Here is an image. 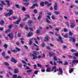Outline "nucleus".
Masks as SVG:
<instances>
[{
    "instance_id": "13",
    "label": "nucleus",
    "mask_w": 78,
    "mask_h": 78,
    "mask_svg": "<svg viewBox=\"0 0 78 78\" xmlns=\"http://www.w3.org/2000/svg\"><path fill=\"white\" fill-rule=\"evenodd\" d=\"M21 20V18H20V17L19 19H18V20L15 23V24H18L20 22Z\"/></svg>"
},
{
    "instance_id": "29",
    "label": "nucleus",
    "mask_w": 78,
    "mask_h": 78,
    "mask_svg": "<svg viewBox=\"0 0 78 78\" xmlns=\"http://www.w3.org/2000/svg\"><path fill=\"white\" fill-rule=\"evenodd\" d=\"M6 11H9V12H12V14H13L12 13V10H9L8 9H6Z\"/></svg>"
},
{
    "instance_id": "47",
    "label": "nucleus",
    "mask_w": 78,
    "mask_h": 78,
    "mask_svg": "<svg viewBox=\"0 0 78 78\" xmlns=\"http://www.w3.org/2000/svg\"><path fill=\"white\" fill-rule=\"evenodd\" d=\"M63 30L65 32H67V31H68L67 29L66 28H64Z\"/></svg>"
},
{
    "instance_id": "33",
    "label": "nucleus",
    "mask_w": 78,
    "mask_h": 78,
    "mask_svg": "<svg viewBox=\"0 0 78 78\" xmlns=\"http://www.w3.org/2000/svg\"><path fill=\"white\" fill-rule=\"evenodd\" d=\"M15 6L17 8H18L19 9L20 8V7H19V5L18 4H15Z\"/></svg>"
},
{
    "instance_id": "2",
    "label": "nucleus",
    "mask_w": 78,
    "mask_h": 78,
    "mask_svg": "<svg viewBox=\"0 0 78 78\" xmlns=\"http://www.w3.org/2000/svg\"><path fill=\"white\" fill-rule=\"evenodd\" d=\"M33 53H34V54H32V55L34 57L33 58V59H35L37 58V57L36 56V55H37V51H33ZM34 54L35 55H34Z\"/></svg>"
},
{
    "instance_id": "22",
    "label": "nucleus",
    "mask_w": 78,
    "mask_h": 78,
    "mask_svg": "<svg viewBox=\"0 0 78 78\" xmlns=\"http://www.w3.org/2000/svg\"><path fill=\"white\" fill-rule=\"evenodd\" d=\"M73 70H74V69L73 68H71V69H69V73H71L72 72H73Z\"/></svg>"
},
{
    "instance_id": "57",
    "label": "nucleus",
    "mask_w": 78,
    "mask_h": 78,
    "mask_svg": "<svg viewBox=\"0 0 78 78\" xmlns=\"http://www.w3.org/2000/svg\"><path fill=\"white\" fill-rule=\"evenodd\" d=\"M56 69V66H53L52 67L53 70H54V69Z\"/></svg>"
},
{
    "instance_id": "21",
    "label": "nucleus",
    "mask_w": 78,
    "mask_h": 78,
    "mask_svg": "<svg viewBox=\"0 0 78 78\" xmlns=\"http://www.w3.org/2000/svg\"><path fill=\"white\" fill-rule=\"evenodd\" d=\"M54 13H55V14L56 15H58L59 14H61V13L59 11H55L54 12Z\"/></svg>"
},
{
    "instance_id": "37",
    "label": "nucleus",
    "mask_w": 78,
    "mask_h": 78,
    "mask_svg": "<svg viewBox=\"0 0 78 78\" xmlns=\"http://www.w3.org/2000/svg\"><path fill=\"white\" fill-rule=\"evenodd\" d=\"M11 51H12V52H17V50L16 49H14L13 50H12Z\"/></svg>"
},
{
    "instance_id": "23",
    "label": "nucleus",
    "mask_w": 78,
    "mask_h": 78,
    "mask_svg": "<svg viewBox=\"0 0 78 78\" xmlns=\"http://www.w3.org/2000/svg\"><path fill=\"white\" fill-rule=\"evenodd\" d=\"M62 36H63L64 37H65V38L68 37V36H67V34H65V35H64L63 34H62Z\"/></svg>"
},
{
    "instance_id": "52",
    "label": "nucleus",
    "mask_w": 78,
    "mask_h": 78,
    "mask_svg": "<svg viewBox=\"0 0 78 78\" xmlns=\"http://www.w3.org/2000/svg\"><path fill=\"white\" fill-rule=\"evenodd\" d=\"M37 65L38 67H42V66H41V65L39 64H38Z\"/></svg>"
},
{
    "instance_id": "59",
    "label": "nucleus",
    "mask_w": 78,
    "mask_h": 78,
    "mask_svg": "<svg viewBox=\"0 0 78 78\" xmlns=\"http://www.w3.org/2000/svg\"><path fill=\"white\" fill-rule=\"evenodd\" d=\"M69 34L70 36H72V35H73V33H72V32H69Z\"/></svg>"
},
{
    "instance_id": "63",
    "label": "nucleus",
    "mask_w": 78,
    "mask_h": 78,
    "mask_svg": "<svg viewBox=\"0 0 78 78\" xmlns=\"http://www.w3.org/2000/svg\"><path fill=\"white\" fill-rule=\"evenodd\" d=\"M13 18L14 19H17V16H13Z\"/></svg>"
},
{
    "instance_id": "20",
    "label": "nucleus",
    "mask_w": 78,
    "mask_h": 78,
    "mask_svg": "<svg viewBox=\"0 0 78 78\" xmlns=\"http://www.w3.org/2000/svg\"><path fill=\"white\" fill-rule=\"evenodd\" d=\"M14 73H19V70L17 69H15L14 70Z\"/></svg>"
},
{
    "instance_id": "38",
    "label": "nucleus",
    "mask_w": 78,
    "mask_h": 78,
    "mask_svg": "<svg viewBox=\"0 0 78 78\" xmlns=\"http://www.w3.org/2000/svg\"><path fill=\"white\" fill-rule=\"evenodd\" d=\"M4 58L5 59H9V56H5Z\"/></svg>"
},
{
    "instance_id": "58",
    "label": "nucleus",
    "mask_w": 78,
    "mask_h": 78,
    "mask_svg": "<svg viewBox=\"0 0 78 78\" xmlns=\"http://www.w3.org/2000/svg\"><path fill=\"white\" fill-rule=\"evenodd\" d=\"M74 55H75V56H78V52L75 53L74 54Z\"/></svg>"
},
{
    "instance_id": "19",
    "label": "nucleus",
    "mask_w": 78,
    "mask_h": 78,
    "mask_svg": "<svg viewBox=\"0 0 78 78\" xmlns=\"http://www.w3.org/2000/svg\"><path fill=\"white\" fill-rule=\"evenodd\" d=\"M23 5H24V6H28V5H29V3L27 2L24 3H23Z\"/></svg>"
},
{
    "instance_id": "6",
    "label": "nucleus",
    "mask_w": 78,
    "mask_h": 78,
    "mask_svg": "<svg viewBox=\"0 0 78 78\" xmlns=\"http://www.w3.org/2000/svg\"><path fill=\"white\" fill-rule=\"evenodd\" d=\"M58 41H59V42H60L61 43H63V41L62 40V38L61 36H59L58 37Z\"/></svg>"
},
{
    "instance_id": "11",
    "label": "nucleus",
    "mask_w": 78,
    "mask_h": 78,
    "mask_svg": "<svg viewBox=\"0 0 78 78\" xmlns=\"http://www.w3.org/2000/svg\"><path fill=\"white\" fill-rule=\"evenodd\" d=\"M21 62L23 63V64H24L23 65V66H24V67H25L27 66V63L26 62H25V61L23 60H22Z\"/></svg>"
},
{
    "instance_id": "43",
    "label": "nucleus",
    "mask_w": 78,
    "mask_h": 78,
    "mask_svg": "<svg viewBox=\"0 0 78 78\" xmlns=\"http://www.w3.org/2000/svg\"><path fill=\"white\" fill-rule=\"evenodd\" d=\"M57 62L59 64H62V62L61 61H58Z\"/></svg>"
},
{
    "instance_id": "12",
    "label": "nucleus",
    "mask_w": 78,
    "mask_h": 78,
    "mask_svg": "<svg viewBox=\"0 0 78 78\" xmlns=\"http://www.w3.org/2000/svg\"><path fill=\"white\" fill-rule=\"evenodd\" d=\"M8 36L10 38V39H12L13 38V34H8Z\"/></svg>"
},
{
    "instance_id": "30",
    "label": "nucleus",
    "mask_w": 78,
    "mask_h": 78,
    "mask_svg": "<svg viewBox=\"0 0 78 78\" xmlns=\"http://www.w3.org/2000/svg\"><path fill=\"white\" fill-rule=\"evenodd\" d=\"M20 40L21 41V43L22 44H24V42L23 41H22V40H23V38H20Z\"/></svg>"
},
{
    "instance_id": "40",
    "label": "nucleus",
    "mask_w": 78,
    "mask_h": 78,
    "mask_svg": "<svg viewBox=\"0 0 78 78\" xmlns=\"http://www.w3.org/2000/svg\"><path fill=\"white\" fill-rule=\"evenodd\" d=\"M41 30H37V34H39L40 33V31Z\"/></svg>"
},
{
    "instance_id": "18",
    "label": "nucleus",
    "mask_w": 78,
    "mask_h": 78,
    "mask_svg": "<svg viewBox=\"0 0 78 78\" xmlns=\"http://www.w3.org/2000/svg\"><path fill=\"white\" fill-rule=\"evenodd\" d=\"M55 5L54 6V9L55 10H57V8H58V5L56 3H55Z\"/></svg>"
},
{
    "instance_id": "41",
    "label": "nucleus",
    "mask_w": 78,
    "mask_h": 78,
    "mask_svg": "<svg viewBox=\"0 0 78 78\" xmlns=\"http://www.w3.org/2000/svg\"><path fill=\"white\" fill-rule=\"evenodd\" d=\"M65 66H67L68 65V62H65V63L64 64Z\"/></svg>"
},
{
    "instance_id": "26",
    "label": "nucleus",
    "mask_w": 78,
    "mask_h": 78,
    "mask_svg": "<svg viewBox=\"0 0 78 78\" xmlns=\"http://www.w3.org/2000/svg\"><path fill=\"white\" fill-rule=\"evenodd\" d=\"M33 35V33H29L27 35L28 37H30Z\"/></svg>"
},
{
    "instance_id": "46",
    "label": "nucleus",
    "mask_w": 78,
    "mask_h": 78,
    "mask_svg": "<svg viewBox=\"0 0 78 78\" xmlns=\"http://www.w3.org/2000/svg\"><path fill=\"white\" fill-rule=\"evenodd\" d=\"M34 68L35 69H37V66H36V65H34Z\"/></svg>"
},
{
    "instance_id": "5",
    "label": "nucleus",
    "mask_w": 78,
    "mask_h": 78,
    "mask_svg": "<svg viewBox=\"0 0 78 78\" xmlns=\"http://www.w3.org/2000/svg\"><path fill=\"white\" fill-rule=\"evenodd\" d=\"M58 71L59 72L58 73V74L59 75H61L62 73H63V72H62V69H61V68H59V69Z\"/></svg>"
},
{
    "instance_id": "10",
    "label": "nucleus",
    "mask_w": 78,
    "mask_h": 78,
    "mask_svg": "<svg viewBox=\"0 0 78 78\" xmlns=\"http://www.w3.org/2000/svg\"><path fill=\"white\" fill-rule=\"evenodd\" d=\"M46 71L47 72H51L52 70H51V68L48 67Z\"/></svg>"
},
{
    "instance_id": "17",
    "label": "nucleus",
    "mask_w": 78,
    "mask_h": 78,
    "mask_svg": "<svg viewBox=\"0 0 78 78\" xmlns=\"http://www.w3.org/2000/svg\"><path fill=\"white\" fill-rule=\"evenodd\" d=\"M33 23V21H30L28 22V24L29 26H30V27H31L32 26V25H31V23Z\"/></svg>"
},
{
    "instance_id": "3",
    "label": "nucleus",
    "mask_w": 78,
    "mask_h": 78,
    "mask_svg": "<svg viewBox=\"0 0 78 78\" xmlns=\"http://www.w3.org/2000/svg\"><path fill=\"white\" fill-rule=\"evenodd\" d=\"M75 63H78V61L77 60H73L70 63L72 66H73V64H75Z\"/></svg>"
},
{
    "instance_id": "56",
    "label": "nucleus",
    "mask_w": 78,
    "mask_h": 78,
    "mask_svg": "<svg viewBox=\"0 0 78 78\" xmlns=\"http://www.w3.org/2000/svg\"><path fill=\"white\" fill-rule=\"evenodd\" d=\"M59 71V69H56L54 70V72H56L57 71Z\"/></svg>"
},
{
    "instance_id": "42",
    "label": "nucleus",
    "mask_w": 78,
    "mask_h": 78,
    "mask_svg": "<svg viewBox=\"0 0 78 78\" xmlns=\"http://www.w3.org/2000/svg\"><path fill=\"white\" fill-rule=\"evenodd\" d=\"M42 17V16L41 15H39V16L38 17V20H40V19Z\"/></svg>"
},
{
    "instance_id": "1",
    "label": "nucleus",
    "mask_w": 78,
    "mask_h": 78,
    "mask_svg": "<svg viewBox=\"0 0 78 78\" xmlns=\"http://www.w3.org/2000/svg\"><path fill=\"white\" fill-rule=\"evenodd\" d=\"M1 2L2 4L4 5H6V3H7V5L9 6L10 5L9 4V1L7 0L5 1H1Z\"/></svg>"
},
{
    "instance_id": "61",
    "label": "nucleus",
    "mask_w": 78,
    "mask_h": 78,
    "mask_svg": "<svg viewBox=\"0 0 78 78\" xmlns=\"http://www.w3.org/2000/svg\"><path fill=\"white\" fill-rule=\"evenodd\" d=\"M5 65L6 66H8V63L7 62H5L4 63Z\"/></svg>"
},
{
    "instance_id": "4",
    "label": "nucleus",
    "mask_w": 78,
    "mask_h": 78,
    "mask_svg": "<svg viewBox=\"0 0 78 78\" xmlns=\"http://www.w3.org/2000/svg\"><path fill=\"white\" fill-rule=\"evenodd\" d=\"M9 29L5 31V33H9L11 31V28H12V25H10L9 26Z\"/></svg>"
},
{
    "instance_id": "55",
    "label": "nucleus",
    "mask_w": 78,
    "mask_h": 78,
    "mask_svg": "<svg viewBox=\"0 0 78 78\" xmlns=\"http://www.w3.org/2000/svg\"><path fill=\"white\" fill-rule=\"evenodd\" d=\"M22 9L24 11H26L25 8L24 7H23L22 8Z\"/></svg>"
},
{
    "instance_id": "45",
    "label": "nucleus",
    "mask_w": 78,
    "mask_h": 78,
    "mask_svg": "<svg viewBox=\"0 0 78 78\" xmlns=\"http://www.w3.org/2000/svg\"><path fill=\"white\" fill-rule=\"evenodd\" d=\"M55 31H59V28H57L56 27H55Z\"/></svg>"
},
{
    "instance_id": "36",
    "label": "nucleus",
    "mask_w": 78,
    "mask_h": 78,
    "mask_svg": "<svg viewBox=\"0 0 78 78\" xmlns=\"http://www.w3.org/2000/svg\"><path fill=\"white\" fill-rule=\"evenodd\" d=\"M34 12L35 13V14H37V11L36 9H35L34 11Z\"/></svg>"
},
{
    "instance_id": "14",
    "label": "nucleus",
    "mask_w": 78,
    "mask_h": 78,
    "mask_svg": "<svg viewBox=\"0 0 78 78\" xmlns=\"http://www.w3.org/2000/svg\"><path fill=\"white\" fill-rule=\"evenodd\" d=\"M74 26H75V24H74V23H71L70 27L72 28H74Z\"/></svg>"
},
{
    "instance_id": "49",
    "label": "nucleus",
    "mask_w": 78,
    "mask_h": 78,
    "mask_svg": "<svg viewBox=\"0 0 78 78\" xmlns=\"http://www.w3.org/2000/svg\"><path fill=\"white\" fill-rule=\"evenodd\" d=\"M51 18L53 20H55V16H51Z\"/></svg>"
},
{
    "instance_id": "50",
    "label": "nucleus",
    "mask_w": 78,
    "mask_h": 78,
    "mask_svg": "<svg viewBox=\"0 0 78 78\" xmlns=\"http://www.w3.org/2000/svg\"><path fill=\"white\" fill-rule=\"evenodd\" d=\"M44 3L45 4V5H47V4L48 5V2L47 1H45L44 2Z\"/></svg>"
},
{
    "instance_id": "53",
    "label": "nucleus",
    "mask_w": 78,
    "mask_h": 78,
    "mask_svg": "<svg viewBox=\"0 0 78 78\" xmlns=\"http://www.w3.org/2000/svg\"><path fill=\"white\" fill-rule=\"evenodd\" d=\"M32 44V40H31L29 41V44L30 45H31Z\"/></svg>"
},
{
    "instance_id": "54",
    "label": "nucleus",
    "mask_w": 78,
    "mask_h": 78,
    "mask_svg": "<svg viewBox=\"0 0 78 78\" xmlns=\"http://www.w3.org/2000/svg\"><path fill=\"white\" fill-rule=\"evenodd\" d=\"M52 5V3H48V6H51V5Z\"/></svg>"
},
{
    "instance_id": "31",
    "label": "nucleus",
    "mask_w": 78,
    "mask_h": 78,
    "mask_svg": "<svg viewBox=\"0 0 78 78\" xmlns=\"http://www.w3.org/2000/svg\"><path fill=\"white\" fill-rule=\"evenodd\" d=\"M46 21L47 22V23H50V21H49L48 20V19L46 18Z\"/></svg>"
},
{
    "instance_id": "34",
    "label": "nucleus",
    "mask_w": 78,
    "mask_h": 78,
    "mask_svg": "<svg viewBox=\"0 0 78 78\" xmlns=\"http://www.w3.org/2000/svg\"><path fill=\"white\" fill-rule=\"evenodd\" d=\"M15 48L17 51H20V49L19 48Z\"/></svg>"
},
{
    "instance_id": "48",
    "label": "nucleus",
    "mask_w": 78,
    "mask_h": 78,
    "mask_svg": "<svg viewBox=\"0 0 78 78\" xmlns=\"http://www.w3.org/2000/svg\"><path fill=\"white\" fill-rule=\"evenodd\" d=\"M49 55L50 57H51L53 56V54L51 53H49Z\"/></svg>"
},
{
    "instance_id": "27",
    "label": "nucleus",
    "mask_w": 78,
    "mask_h": 78,
    "mask_svg": "<svg viewBox=\"0 0 78 78\" xmlns=\"http://www.w3.org/2000/svg\"><path fill=\"white\" fill-rule=\"evenodd\" d=\"M40 5L41 6H44V2H41L40 3Z\"/></svg>"
},
{
    "instance_id": "32",
    "label": "nucleus",
    "mask_w": 78,
    "mask_h": 78,
    "mask_svg": "<svg viewBox=\"0 0 78 78\" xmlns=\"http://www.w3.org/2000/svg\"><path fill=\"white\" fill-rule=\"evenodd\" d=\"M32 72V70L31 69L28 70L27 71V73H30V72Z\"/></svg>"
},
{
    "instance_id": "35",
    "label": "nucleus",
    "mask_w": 78,
    "mask_h": 78,
    "mask_svg": "<svg viewBox=\"0 0 78 78\" xmlns=\"http://www.w3.org/2000/svg\"><path fill=\"white\" fill-rule=\"evenodd\" d=\"M71 52H73V53L76 51L74 49H71Z\"/></svg>"
},
{
    "instance_id": "25",
    "label": "nucleus",
    "mask_w": 78,
    "mask_h": 78,
    "mask_svg": "<svg viewBox=\"0 0 78 78\" xmlns=\"http://www.w3.org/2000/svg\"><path fill=\"white\" fill-rule=\"evenodd\" d=\"M66 25L68 27H70V25H69V23L68 22H66L65 23Z\"/></svg>"
},
{
    "instance_id": "16",
    "label": "nucleus",
    "mask_w": 78,
    "mask_h": 78,
    "mask_svg": "<svg viewBox=\"0 0 78 78\" xmlns=\"http://www.w3.org/2000/svg\"><path fill=\"white\" fill-rule=\"evenodd\" d=\"M70 40H72L73 42H75V39L74 38H72V37H69Z\"/></svg>"
},
{
    "instance_id": "51",
    "label": "nucleus",
    "mask_w": 78,
    "mask_h": 78,
    "mask_svg": "<svg viewBox=\"0 0 78 78\" xmlns=\"http://www.w3.org/2000/svg\"><path fill=\"white\" fill-rule=\"evenodd\" d=\"M56 57L55 56L54 57V60H55V61H57V58H56Z\"/></svg>"
},
{
    "instance_id": "15",
    "label": "nucleus",
    "mask_w": 78,
    "mask_h": 78,
    "mask_svg": "<svg viewBox=\"0 0 78 78\" xmlns=\"http://www.w3.org/2000/svg\"><path fill=\"white\" fill-rule=\"evenodd\" d=\"M11 61L12 62H14V63H16L17 62V60H15L14 58H12L11 59Z\"/></svg>"
},
{
    "instance_id": "64",
    "label": "nucleus",
    "mask_w": 78,
    "mask_h": 78,
    "mask_svg": "<svg viewBox=\"0 0 78 78\" xmlns=\"http://www.w3.org/2000/svg\"><path fill=\"white\" fill-rule=\"evenodd\" d=\"M47 14L48 15H49V16H51V13L50 12H48Z\"/></svg>"
},
{
    "instance_id": "8",
    "label": "nucleus",
    "mask_w": 78,
    "mask_h": 78,
    "mask_svg": "<svg viewBox=\"0 0 78 78\" xmlns=\"http://www.w3.org/2000/svg\"><path fill=\"white\" fill-rule=\"evenodd\" d=\"M35 6H36L37 7H38V5H37V4H34L33 5L32 7H31L30 8L31 9H34Z\"/></svg>"
},
{
    "instance_id": "7",
    "label": "nucleus",
    "mask_w": 78,
    "mask_h": 78,
    "mask_svg": "<svg viewBox=\"0 0 78 78\" xmlns=\"http://www.w3.org/2000/svg\"><path fill=\"white\" fill-rule=\"evenodd\" d=\"M25 16L26 17L23 20V21L25 22V21H26L27 19H28V18L30 17V16L28 15H25Z\"/></svg>"
},
{
    "instance_id": "39",
    "label": "nucleus",
    "mask_w": 78,
    "mask_h": 78,
    "mask_svg": "<svg viewBox=\"0 0 78 78\" xmlns=\"http://www.w3.org/2000/svg\"><path fill=\"white\" fill-rule=\"evenodd\" d=\"M67 47V46H64L63 47V50H65V49H66Z\"/></svg>"
},
{
    "instance_id": "44",
    "label": "nucleus",
    "mask_w": 78,
    "mask_h": 78,
    "mask_svg": "<svg viewBox=\"0 0 78 78\" xmlns=\"http://www.w3.org/2000/svg\"><path fill=\"white\" fill-rule=\"evenodd\" d=\"M17 75H13V78H17Z\"/></svg>"
},
{
    "instance_id": "24",
    "label": "nucleus",
    "mask_w": 78,
    "mask_h": 78,
    "mask_svg": "<svg viewBox=\"0 0 78 78\" xmlns=\"http://www.w3.org/2000/svg\"><path fill=\"white\" fill-rule=\"evenodd\" d=\"M4 23H5V22L3 20H1V21L0 22V24L1 25H3Z\"/></svg>"
},
{
    "instance_id": "60",
    "label": "nucleus",
    "mask_w": 78,
    "mask_h": 78,
    "mask_svg": "<svg viewBox=\"0 0 78 78\" xmlns=\"http://www.w3.org/2000/svg\"><path fill=\"white\" fill-rule=\"evenodd\" d=\"M41 46L42 47H44L45 46V44L44 43H43L41 44Z\"/></svg>"
},
{
    "instance_id": "28",
    "label": "nucleus",
    "mask_w": 78,
    "mask_h": 78,
    "mask_svg": "<svg viewBox=\"0 0 78 78\" xmlns=\"http://www.w3.org/2000/svg\"><path fill=\"white\" fill-rule=\"evenodd\" d=\"M49 38V37H48V36L45 37L44 38V39H45V40H44V41H48V38Z\"/></svg>"
},
{
    "instance_id": "62",
    "label": "nucleus",
    "mask_w": 78,
    "mask_h": 78,
    "mask_svg": "<svg viewBox=\"0 0 78 78\" xmlns=\"http://www.w3.org/2000/svg\"><path fill=\"white\" fill-rule=\"evenodd\" d=\"M42 58H44L45 57V55L44 54H43L42 55H41Z\"/></svg>"
},
{
    "instance_id": "9",
    "label": "nucleus",
    "mask_w": 78,
    "mask_h": 78,
    "mask_svg": "<svg viewBox=\"0 0 78 78\" xmlns=\"http://www.w3.org/2000/svg\"><path fill=\"white\" fill-rule=\"evenodd\" d=\"M12 12H9V13H5L4 14L5 16H10L12 15Z\"/></svg>"
}]
</instances>
